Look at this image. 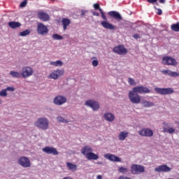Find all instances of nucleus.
<instances>
[{"label": "nucleus", "instance_id": "obj_1", "mask_svg": "<svg viewBox=\"0 0 179 179\" xmlns=\"http://www.w3.org/2000/svg\"><path fill=\"white\" fill-rule=\"evenodd\" d=\"M35 127L45 131L50 128V120L45 117H41L37 119L34 123Z\"/></svg>", "mask_w": 179, "mask_h": 179}, {"label": "nucleus", "instance_id": "obj_2", "mask_svg": "<svg viewBox=\"0 0 179 179\" xmlns=\"http://www.w3.org/2000/svg\"><path fill=\"white\" fill-rule=\"evenodd\" d=\"M128 97L131 103L133 104H139L141 103V96L133 89L129 92Z\"/></svg>", "mask_w": 179, "mask_h": 179}, {"label": "nucleus", "instance_id": "obj_3", "mask_svg": "<svg viewBox=\"0 0 179 179\" xmlns=\"http://www.w3.org/2000/svg\"><path fill=\"white\" fill-rule=\"evenodd\" d=\"M64 73H65V70L64 69L54 70L48 76V79H53L54 80H57L59 76H63Z\"/></svg>", "mask_w": 179, "mask_h": 179}, {"label": "nucleus", "instance_id": "obj_4", "mask_svg": "<svg viewBox=\"0 0 179 179\" xmlns=\"http://www.w3.org/2000/svg\"><path fill=\"white\" fill-rule=\"evenodd\" d=\"M34 73V70L30 66L23 67L21 71V76L24 78V79H26L27 78H30V76H33Z\"/></svg>", "mask_w": 179, "mask_h": 179}, {"label": "nucleus", "instance_id": "obj_5", "mask_svg": "<svg viewBox=\"0 0 179 179\" xmlns=\"http://www.w3.org/2000/svg\"><path fill=\"white\" fill-rule=\"evenodd\" d=\"M17 163L22 167L24 169H27L31 166V162H30V159L27 157H21L17 159Z\"/></svg>", "mask_w": 179, "mask_h": 179}, {"label": "nucleus", "instance_id": "obj_6", "mask_svg": "<svg viewBox=\"0 0 179 179\" xmlns=\"http://www.w3.org/2000/svg\"><path fill=\"white\" fill-rule=\"evenodd\" d=\"M85 106L90 107L93 111H97L100 108V103L93 99H88L85 102Z\"/></svg>", "mask_w": 179, "mask_h": 179}, {"label": "nucleus", "instance_id": "obj_7", "mask_svg": "<svg viewBox=\"0 0 179 179\" xmlns=\"http://www.w3.org/2000/svg\"><path fill=\"white\" fill-rule=\"evenodd\" d=\"M131 173L134 175L142 174V173H145V166L139 164H133L131 166Z\"/></svg>", "mask_w": 179, "mask_h": 179}, {"label": "nucleus", "instance_id": "obj_8", "mask_svg": "<svg viewBox=\"0 0 179 179\" xmlns=\"http://www.w3.org/2000/svg\"><path fill=\"white\" fill-rule=\"evenodd\" d=\"M36 31L39 36H45V34H48V28L44 24L38 23Z\"/></svg>", "mask_w": 179, "mask_h": 179}, {"label": "nucleus", "instance_id": "obj_9", "mask_svg": "<svg viewBox=\"0 0 179 179\" xmlns=\"http://www.w3.org/2000/svg\"><path fill=\"white\" fill-rule=\"evenodd\" d=\"M162 64L164 65H171L172 66H176L178 63L176 59L166 56L163 57Z\"/></svg>", "mask_w": 179, "mask_h": 179}, {"label": "nucleus", "instance_id": "obj_10", "mask_svg": "<svg viewBox=\"0 0 179 179\" xmlns=\"http://www.w3.org/2000/svg\"><path fill=\"white\" fill-rule=\"evenodd\" d=\"M155 91L158 93V94H173L174 93V90L173 88H159L155 87Z\"/></svg>", "mask_w": 179, "mask_h": 179}, {"label": "nucleus", "instance_id": "obj_11", "mask_svg": "<svg viewBox=\"0 0 179 179\" xmlns=\"http://www.w3.org/2000/svg\"><path fill=\"white\" fill-rule=\"evenodd\" d=\"M133 90L136 92L137 94L138 93L139 94H148L150 93V90L143 85L135 87L133 88Z\"/></svg>", "mask_w": 179, "mask_h": 179}, {"label": "nucleus", "instance_id": "obj_12", "mask_svg": "<svg viewBox=\"0 0 179 179\" xmlns=\"http://www.w3.org/2000/svg\"><path fill=\"white\" fill-rule=\"evenodd\" d=\"M42 151L46 153V155H53V156H58V155H59L57 148L54 147L46 146L42 148Z\"/></svg>", "mask_w": 179, "mask_h": 179}, {"label": "nucleus", "instance_id": "obj_13", "mask_svg": "<svg viewBox=\"0 0 179 179\" xmlns=\"http://www.w3.org/2000/svg\"><path fill=\"white\" fill-rule=\"evenodd\" d=\"M67 99L62 95H57L53 99V103L55 106H62V104H65L67 101Z\"/></svg>", "mask_w": 179, "mask_h": 179}, {"label": "nucleus", "instance_id": "obj_14", "mask_svg": "<svg viewBox=\"0 0 179 179\" xmlns=\"http://www.w3.org/2000/svg\"><path fill=\"white\" fill-rule=\"evenodd\" d=\"M154 171L155 173H170V171H171V168L169 167L166 164H163L157 166Z\"/></svg>", "mask_w": 179, "mask_h": 179}, {"label": "nucleus", "instance_id": "obj_15", "mask_svg": "<svg viewBox=\"0 0 179 179\" xmlns=\"http://www.w3.org/2000/svg\"><path fill=\"white\" fill-rule=\"evenodd\" d=\"M113 52L115 54H118L119 55H125L128 51L127 50V48L124 47L122 45H120L118 46H116L113 50Z\"/></svg>", "mask_w": 179, "mask_h": 179}, {"label": "nucleus", "instance_id": "obj_16", "mask_svg": "<svg viewBox=\"0 0 179 179\" xmlns=\"http://www.w3.org/2000/svg\"><path fill=\"white\" fill-rule=\"evenodd\" d=\"M138 134L141 135V136L152 138V136H153V131L149 128H145L138 131Z\"/></svg>", "mask_w": 179, "mask_h": 179}, {"label": "nucleus", "instance_id": "obj_17", "mask_svg": "<svg viewBox=\"0 0 179 179\" xmlns=\"http://www.w3.org/2000/svg\"><path fill=\"white\" fill-rule=\"evenodd\" d=\"M104 158L107 159L108 160H110V162H121V158L120 157L115 156V155L113 154H106L104 155Z\"/></svg>", "mask_w": 179, "mask_h": 179}, {"label": "nucleus", "instance_id": "obj_18", "mask_svg": "<svg viewBox=\"0 0 179 179\" xmlns=\"http://www.w3.org/2000/svg\"><path fill=\"white\" fill-rule=\"evenodd\" d=\"M101 24L103 29H106L107 30H115V26L108 21H102L101 22Z\"/></svg>", "mask_w": 179, "mask_h": 179}, {"label": "nucleus", "instance_id": "obj_19", "mask_svg": "<svg viewBox=\"0 0 179 179\" xmlns=\"http://www.w3.org/2000/svg\"><path fill=\"white\" fill-rule=\"evenodd\" d=\"M140 103L145 108H148L149 107L155 106V103L150 101H147L146 99H141Z\"/></svg>", "mask_w": 179, "mask_h": 179}, {"label": "nucleus", "instance_id": "obj_20", "mask_svg": "<svg viewBox=\"0 0 179 179\" xmlns=\"http://www.w3.org/2000/svg\"><path fill=\"white\" fill-rule=\"evenodd\" d=\"M91 152H93V148L90 145H85L81 149V153L83 156H85V157Z\"/></svg>", "mask_w": 179, "mask_h": 179}, {"label": "nucleus", "instance_id": "obj_21", "mask_svg": "<svg viewBox=\"0 0 179 179\" xmlns=\"http://www.w3.org/2000/svg\"><path fill=\"white\" fill-rule=\"evenodd\" d=\"M38 16L41 20H43V22L50 20V15L45 12H39Z\"/></svg>", "mask_w": 179, "mask_h": 179}, {"label": "nucleus", "instance_id": "obj_22", "mask_svg": "<svg viewBox=\"0 0 179 179\" xmlns=\"http://www.w3.org/2000/svg\"><path fill=\"white\" fill-rule=\"evenodd\" d=\"M164 127H163V132H167L168 134H174L176 132V129L173 127H169L168 129L166 128L167 125H169V123L164 122L163 123Z\"/></svg>", "mask_w": 179, "mask_h": 179}, {"label": "nucleus", "instance_id": "obj_23", "mask_svg": "<svg viewBox=\"0 0 179 179\" xmlns=\"http://www.w3.org/2000/svg\"><path fill=\"white\" fill-rule=\"evenodd\" d=\"M66 167L69 171H72L73 173H75L76 170H78V165L71 163V162H67L66 164Z\"/></svg>", "mask_w": 179, "mask_h": 179}, {"label": "nucleus", "instance_id": "obj_24", "mask_svg": "<svg viewBox=\"0 0 179 179\" xmlns=\"http://www.w3.org/2000/svg\"><path fill=\"white\" fill-rule=\"evenodd\" d=\"M103 118L108 122H113L115 119V117L111 113H106L103 114Z\"/></svg>", "mask_w": 179, "mask_h": 179}, {"label": "nucleus", "instance_id": "obj_25", "mask_svg": "<svg viewBox=\"0 0 179 179\" xmlns=\"http://www.w3.org/2000/svg\"><path fill=\"white\" fill-rule=\"evenodd\" d=\"M109 16H111L112 17H114L116 20H122V17H121V15L120 13L116 11H110L108 13Z\"/></svg>", "mask_w": 179, "mask_h": 179}, {"label": "nucleus", "instance_id": "obj_26", "mask_svg": "<svg viewBox=\"0 0 179 179\" xmlns=\"http://www.w3.org/2000/svg\"><path fill=\"white\" fill-rule=\"evenodd\" d=\"M129 133L127 131H120L118 135L119 141H125Z\"/></svg>", "mask_w": 179, "mask_h": 179}, {"label": "nucleus", "instance_id": "obj_27", "mask_svg": "<svg viewBox=\"0 0 179 179\" xmlns=\"http://www.w3.org/2000/svg\"><path fill=\"white\" fill-rule=\"evenodd\" d=\"M85 157L87 160H98L99 159L97 154H94L93 152L89 153Z\"/></svg>", "mask_w": 179, "mask_h": 179}, {"label": "nucleus", "instance_id": "obj_28", "mask_svg": "<svg viewBox=\"0 0 179 179\" xmlns=\"http://www.w3.org/2000/svg\"><path fill=\"white\" fill-rule=\"evenodd\" d=\"M62 23L63 25V30H66V29H68V26H69V24H71V20L68 19V18H64L62 20Z\"/></svg>", "mask_w": 179, "mask_h": 179}, {"label": "nucleus", "instance_id": "obj_29", "mask_svg": "<svg viewBox=\"0 0 179 179\" xmlns=\"http://www.w3.org/2000/svg\"><path fill=\"white\" fill-rule=\"evenodd\" d=\"M8 26L11 29H17V27H20L22 26V24H20V22H17L12 21V22H8Z\"/></svg>", "mask_w": 179, "mask_h": 179}, {"label": "nucleus", "instance_id": "obj_30", "mask_svg": "<svg viewBox=\"0 0 179 179\" xmlns=\"http://www.w3.org/2000/svg\"><path fill=\"white\" fill-rule=\"evenodd\" d=\"M10 75L12 76V78H19L22 77V73L15 71H11L10 72Z\"/></svg>", "mask_w": 179, "mask_h": 179}, {"label": "nucleus", "instance_id": "obj_31", "mask_svg": "<svg viewBox=\"0 0 179 179\" xmlns=\"http://www.w3.org/2000/svg\"><path fill=\"white\" fill-rule=\"evenodd\" d=\"M50 65H52L53 66H62L64 65V62L61 60H57L56 62H50Z\"/></svg>", "mask_w": 179, "mask_h": 179}, {"label": "nucleus", "instance_id": "obj_32", "mask_svg": "<svg viewBox=\"0 0 179 179\" xmlns=\"http://www.w3.org/2000/svg\"><path fill=\"white\" fill-rule=\"evenodd\" d=\"M57 122H62V124H68L69 120H66L65 118L62 117V116H57Z\"/></svg>", "mask_w": 179, "mask_h": 179}, {"label": "nucleus", "instance_id": "obj_33", "mask_svg": "<svg viewBox=\"0 0 179 179\" xmlns=\"http://www.w3.org/2000/svg\"><path fill=\"white\" fill-rule=\"evenodd\" d=\"M31 33V31L30 29H26L25 31H23L20 33V36L21 37H26V36H29Z\"/></svg>", "mask_w": 179, "mask_h": 179}, {"label": "nucleus", "instance_id": "obj_34", "mask_svg": "<svg viewBox=\"0 0 179 179\" xmlns=\"http://www.w3.org/2000/svg\"><path fill=\"white\" fill-rule=\"evenodd\" d=\"M118 171L122 174H127V173H128V168H126L124 166H120L118 169Z\"/></svg>", "mask_w": 179, "mask_h": 179}, {"label": "nucleus", "instance_id": "obj_35", "mask_svg": "<svg viewBox=\"0 0 179 179\" xmlns=\"http://www.w3.org/2000/svg\"><path fill=\"white\" fill-rule=\"evenodd\" d=\"M53 40H64V36L58 34H54L52 35Z\"/></svg>", "mask_w": 179, "mask_h": 179}, {"label": "nucleus", "instance_id": "obj_36", "mask_svg": "<svg viewBox=\"0 0 179 179\" xmlns=\"http://www.w3.org/2000/svg\"><path fill=\"white\" fill-rule=\"evenodd\" d=\"M8 96V92L6 89H3L0 91V97H6Z\"/></svg>", "mask_w": 179, "mask_h": 179}, {"label": "nucleus", "instance_id": "obj_37", "mask_svg": "<svg viewBox=\"0 0 179 179\" xmlns=\"http://www.w3.org/2000/svg\"><path fill=\"white\" fill-rule=\"evenodd\" d=\"M169 76H171V78H177L178 76H179V73L176 71H170Z\"/></svg>", "mask_w": 179, "mask_h": 179}, {"label": "nucleus", "instance_id": "obj_38", "mask_svg": "<svg viewBox=\"0 0 179 179\" xmlns=\"http://www.w3.org/2000/svg\"><path fill=\"white\" fill-rule=\"evenodd\" d=\"M171 29L173 30V31H179V22L177 24H173L171 26Z\"/></svg>", "mask_w": 179, "mask_h": 179}, {"label": "nucleus", "instance_id": "obj_39", "mask_svg": "<svg viewBox=\"0 0 179 179\" xmlns=\"http://www.w3.org/2000/svg\"><path fill=\"white\" fill-rule=\"evenodd\" d=\"M128 82L131 86H136V82L135 81V80L134 78H129Z\"/></svg>", "mask_w": 179, "mask_h": 179}, {"label": "nucleus", "instance_id": "obj_40", "mask_svg": "<svg viewBox=\"0 0 179 179\" xmlns=\"http://www.w3.org/2000/svg\"><path fill=\"white\" fill-rule=\"evenodd\" d=\"M6 92H15L16 90L13 87H7L6 88Z\"/></svg>", "mask_w": 179, "mask_h": 179}, {"label": "nucleus", "instance_id": "obj_41", "mask_svg": "<svg viewBox=\"0 0 179 179\" xmlns=\"http://www.w3.org/2000/svg\"><path fill=\"white\" fill-rule=\"evenodd\" d=\"M155 8L157 10V15H162L163 13V12L162 11V9L156 8V7H155Z\"/></svg>", "mask_w": 179, "mask_h": 179}, {"label": "nucleus", "instance_id": "obj_42", "mask_svg": "<svg viewBox=\"0 0 179 179\" xmlns=\"http://www.w3.org/2000/svg\"><path fill=\"white\" fill-rule=\"evenodd\" d=\"M26 5H27V1H22V2L20 3L21 8H24V6H26Z\"/></svg>", "mask_w": 179, "mask_h": 179}, {"label": "nucleus", "instance_id": "obj_43", "mask_svg": "<svg viewBox=\"0 0 179 179\" xmlns=\"http://www.w3.org/2000/svg\"><path fill=\"white\" fill-rule=\"evenodd\" d=\"M92 65L93 66H97V65H99V62L97 60H93Z\"/></svg>", "mask_w": 179, "mask_h": 179}, {"label": "nucleus", "instance_id": "obj_44", "mask_svg": "<svg viewBox=\"0 0 179 179\" xmlns=\"http://www.w3.org/2000/svg\"><path fill=\"white\" fill-rule=\"evenodd\" d=\"M101 17L103 20H105L104 22L107 21V17L106 16V15L103 13L101 14Z\"/></svg>", "mask_w": 179, "mask_h": 179}, {"label": "nucleus", "instance_id": "obj_45", "mask_svg": "<svg viewBox=\"0 0 179 179\" xmlns=\"http://www.w3.org/2000/svg\"><path fill=\"white\" fill-rule=\"evenodd\" d=\"M162 73H164V75H169V72H170V70H164L162 71Z\"/></svg>", "mask_w": 179, "mask_h": 179}, {"label": "nucleus", "instance_id": "obj_46", "mask_svg": "<svg viewBox=\"0 0 179 179\" xmlns=\"http://www.w3.org/2000/svg\"><path fill=\"white\" fill-rule=\"evenodd\" d=\"M94 9H100V5L99 3L94 4Z\"/></svg>", "mask_w": 179, "mask_h": 179}, {"label": "nucleus", "instance_id": "obj_47", "mask_svg": "<svg viewBox=\"0 0 179 179\" xmlns=\"http://www.w3.org/2000/svg\"><path fill=\"white\" fill-rule=\"evenodd\" d=\"M133 37H134V38H136V40H138V38H140V36L138 35V34L133 35Z\"/></svg>", "mask_w": 179, "mask_h": 179}, {"label": "nucleus", "instance_id": "obj_48", "mask_svg": "<svg viewBox=\"0 0 179 179\" xmlns=\"http://www.w3.org/2000/svg\"><path fill=\"white\" fill-rule=\"evenodd\" d=\"M92 15H94V16H99V15L98 12H93Z\"/></svg>", "mask_w": 179, "mask_h": 179}, {"label": "nucleus", "instance_id": "obj_49", "mask_svg": "<svg viewBox=\"0 0 179 179\" xmlns=\"http://www.w3.org/2000/svg\"><path fill=\"white\" fill-rule=\"evenodd\" d=\"M101 178H103L101 175H99V176H96V179H101Z\"/></svg>", "mask_w": 179, "mask_h": 179}, {"label": "nucleus", "instance_id": "obj_50", "mask_svg": "<svg viewBox=\"0 0 179 179\" xmlns=\"http://www.w3.org/2000/svg\"><path fill=\"white\" fill-rule=\"evenodd\" d=\"M99 12L101 13V15H103L104 12H103V10L101 8H99Z\"/></svg>", "mask_w": 179, "mask_h": 179}, {"label": "nucleus", "instance_id": "obj_51", "mask_svg": "<svg viewBox=\"0 0 179 179\" xmlns=\"http://www.w3.org/2000/svg\"><path fill=\"white\" fill-rule=\"evenodd\" d=\"M0 104H2V101L0 99Z\"/></svg>", "mask_w": 179, "mask_h": 179}, {"label": "nucleus", "instance_id": "obj_52", "mask_svg": "<svg viewBox=\"0 0 179 179\" xmlns=\"http://www.w3.org/2000/svg\"><path fill=\"white\" fill-rule=\"evenodd\" d=\"M98 164H101V162H98Z\"/></svg>", "mask_w": 179, "mask_h": 179}, {"label": "nucleus", "instance_id": "obj_53", "mask_svg": "<svg viewBox=\"0 0 179 179\" xmlns=\"http://www.w3.org/2000/svg\"><path fill=\"white\" fill-rule=\"evenodd\" d=\"M178 2H179V0H178Z\"/></svg>", "mask_w": 179, "mask_h": 179}, {"label": "nucleus", "instance_id": "obj_54", "mask_svg": "<svg viewBox=\"0 0 179 179\" xmlns=\"http://www.w3.org/2000/svg\"><path fill=\"white\" fill-rule=\"evenodd\" d=\"M0 87H1V84H0Z\"/></svg>", "mask_w": 179, "mask_h": 179}]
</instances>
